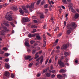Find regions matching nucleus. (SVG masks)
Listing matches in <instances>:
<instances>
[{
    "label": "nucleus",
    "mask_w": 79,
    "mask_h": 79,
    "mask_svg": "<svg viewBox=\"0 0 79 79\" xmlns=\"http://www.w3.org/2000/svg\"><path fill=\"white\" fill-rule=\"evenodd\" d=\"M66 26L69 27L70 28H72V29L74 30L75 29L76 27H77V26L75 23L74 22H72L70 24H68Z\"/></svg>",
    "instance_id": "obj_1"
},
{
    "label": "nucleus",
    "mask_w": 79,
    "mask_h": 79,
    "mask_svg": "<svg viewBox=\"0 0 79 79\" xmlns=\"http://www.w3.org/2000/svg\"><path fill=\"white\" fill-rule=\"evenodd\" d=\"M66 27L67 29V30L66 31V34H67V35H69V34H71V31L73 30L72 29V28L69 27V26L67 27V26Z\"/></svg>",
    "instance_id": "obj_2"
},
{
    "label": "nucleus",
    "mask_w": 79,
    "mask_h": 79,
    "mask_svg": "<svg viewBox=\"0 0 79 79\" xmlns=\"http://www.w3.org/2000/svg\"><path fill=\"white\" fill-rule=\"evenodd\" d=\"M58 63L61 68H64V63L61 61V60H59L58 61Z\"/></svg>",
    "instance_id": "obj_3"
},
{
    "label": "nucleus",
    "mask_w": 79,
    "mask_h": 79,
    "mask_svg": "<svg viewBox=\"0 0 79 79\" xmlns=\"http://www.w3.org/2000/svg\"><path fill=\"white\" fill-rule=\"evenodd\" d=\"M34 4L33 2L31 3V5L29 6V10L31 12H32L33 9H34Z\"/></svg>",
    "instance_id": "obj_4"
},
{
    "label": "nucleus",
    "mask_w": 79,
    "mask_h": 79,
    "mask_svg": "<svg viewBox=\"0 0 79 79\" xmlns=\"http://www.w3.org/2000/svg\"><path fill=\"white\" fill-rule=\"evenodd\" d=\"M5 76L6 77V79L9 78L10 77V73L6 71L5 73Z\"/></svg>",
    "instance_id": "obj_5"
},
{
    "label": "nucleus",
    "mask_w": 79,
    "mask_h": 79,
    "mask_svg": "<svg viewBox=\"0 0 79 79\" xmlns=\"http://www.w3.org/2000/svg\"><path fill=\"white\" fill-rule=\"evenodd\" d=\"M9 17H6V16H5V18L7 19V20H8V21H11L12 20V18L11 16V15H8Z\"/></svg>",
    "instance_id": "obj_6"
},
{
    "label": "nucleus",
    "mask_w": 79,
    "mask_h": 79,
    "mask_svg": "<svg viewBox=\"0 0 79 79\" xmlns=\"http://www.w3.org/2000/svg\"><path fill=\"white\" fill-rule=\"evenodd\" d=\"M30 20L29 19V18H24L23 19V22H29V21Z\"/></svg>",
    "instance_id": "obj_7"
},
{
    "label": "nucleus",
    "mask_w": 79,
    "mask_h": 79,
    "mask_svg": "<svg viewBox=\"0 0 79 79\" xmlns=\"http://www.w3.org/2000/svg\"><path fill=\"white\" fill-rule=\"evenodd\" d=\"M6 31H5L4 30H2L1 31V34H0V35H5V32Z\"/></svg>",
    "instance_id": "obj_8"
},
{
    "label": "nucleus",
    "mask_w": 79,
    "mask_h": 79,
    "mask_svg": "<svg viewBox=\"0 0 79 79\" xmlns=\"http://www.w3.org/2000/svg\"><path fill=\"white\" fill-rule=\"evenodd\" d=\"M12 9L14 11H16V10H18V8L16 6H13L12 8Z\"/></svg>",
    "instance_id": "obj_9"
},
{
    "label": "nucleus",
    "mask_w": 79,
    "mask_h": 79,
    "mask_svg": "<svg viewBox=\"0 0 79 79\" xmlns=\"http://www.w3.org/2000/svg\"><path fill=\"white\" fill-rule=\"evenodd\" d=\"M19 11L20 13L21 14V15H23L24 13V11L23 10L21 9V8H19Z\"/></svg>",
    "instance_id": "obj_10"
},
{
    "label": "nucleus",
    "mask_w": 79,
    "mask_h": 79,
    "mask_svg": "<svg viewBox=\"0 0 79 79\" xmlns=\"http://www.w3.org/2000/svg\"><path fill=\"white\" fill-rule=\"evenodd\" d=\"M35 34H29L28 35V37H35Z\"/></svg>",
    "instance_id": "obj_11"
},
{
    "label": "nucleus",
    "mask_w": 79,
    "mask_h": 79,
    "mask_svg": "<svg viewBox=\"0 0 79 79\" xmlns=\"http://www.w3.org/2000/svg\"><path fill=\"white\" fill-rule=\"evenodd\" d=\"M31 57H32V56H25V59L27 60H29V59L30 58H31Z\"/></svg>",
    "instance_id": "obj_12"
},
{
    "label": "nucleus",
    "mask_w": 79,
    "mask_h": 79,
    "mask_svg": "<svg viewBox=\"0 0 79 79\" xmlns=\"http://www.w3.org/2000/svg\"><path fill=\"white\" fill-rule=\"evenodd\" d=\"M36 37L38 40H40V37L39 34H36Z\"/></svg>",
    "instance_id": "obj_13"
},
{
    "label": "nucleus",
    "mask_w": 79,
    "mask_h": 79,
    "mask_svg": "<svg viewBox=\"0 0 79 79\" xmlns=\"http://www.w3.org/2000/svg\"><path fill=\"white\" fill-rule=\"evenodd\" d=\"M79 17V15L78 13H77L75 14L74 18L75 19H77Z\"/></svg>",
    "instance_id": "obj_14"
},
{
    "label": "nucleus",
    "mask_w": 79,
    "mask_h": 79,
    "mask_svg": "<svg viewBox=\"0 0 79 79\" xmlns=\"http://www.w3.org/2000/svg\"><path fill=\"white\" fill-rule=\"evenodd\" d=\"M8 23H9V22H8V21H7L5 23L6 26H7V27H9V26H10V25H9V24H8Z\"/></svg>",
    "instance_id": "obj_15"
},
{
    "label": "nucleus",
    "mask_w": 79,
    "mask_h": 79,
    "mask_svg": "<svg viewBox=\"0 0 79 79\" xmlns=\"http://www.w3.org/2000/svg\"><path fill=\"white\" fill-rule=\"evenodd\" d=\"M39 54V52H37L36 54L35 55V59H37V58L39 57V56L38 55V54Z\"/></svg>",
    "instance_id": "obj_16"
},
{
    "label": "nucleus",
    "mask_w": 79,
    "mask_h": 79,
    "mask_svg": "<svg viewBox=\"0 0 79 79\" xmlns=\"http://www.w3.org/2000/svg\"><path fill=\"white\" fill-rule=\"evenodd\" d=\"M3 29H4V30H4V31H10L9 29L7 30V27H3Z\"/></svg>",
    "instance_id": "obj_17"
},
{
    "label": "nucleus",
    "mask_w": 79,
    "mask_h": 79,
    "mask_svg": "<svg viewBox=\"0 0 79 79\" xmlns=\"http://www.w3.org/2000/svg\"><path fill=\"white\" fill-rule=\"evenodd\" d=\"M25 45L26 46H27V47H30V45H29V43L28 42H26L25 43Z\"/></svg>",
    "instance_id": "obj_18"
},
{
    "label": "nucleus",
    "mask_w": 79,
    "mask_h": 79,
    "mask_svg": "<svg viewBox=\"0 0 79 79\" xmlns=\"http://www.w3.org/2000/svg\"><path fill=\"white\" fill-rule=\"evenodd\" d=\"M62 47L63 49H66V48H67V45L66 44H64Z\"/></svg>",
    "instance_id": "obj_19"
},
{
    "label": "nucleus",
    "mask_w": 79,
    "mask_h": 79,
    "mask_svg": "<svg viewBox=\"0 0 79 79\" xmlns=\"http://www.w3.org/2000/svg\"><path fill=\"white\" fill-rule=\"evenodd\" d=\"M62 2L64 4H67L68 3V2L66 1V0H62Z\"/></svg>",
    "instance_id": "obj_20"
},
{
    "label": "nucleus",
    "mask_w": 79,
    "mask_h": 79,
    "mask_svg": "<svg viewBox=\"0 0 79 79\" xmlns=\"http://www.w3.org/2000/svg\"><path fill=\"white\" fill-rule=\"evenodd\" d=\"M57 77L58 79H61L62 78V75L60 74H59L57 75Z\"/></svg>",
    "instance_id": "obj_21"
},
{
    "label": "nucleus",
    "mask_w": 79,
    "mask_h": 79,
    "mask_svg": "<svg viewBox=\"0 0 79 79\" xmlns=\"http://www.w3.org/2000/svg\"><path fill=\"white\" fill-rule=\"evenodd\" d=\"M5 66L7 69H9L10 68V65H8V64H5Z\"/></svg>",
    "instance_id": "obj_22"
},
{
    "label": "nucleus",
    "mask_w": 79,
    "mask_h": 79,
    "mask_svg": "<svg viewBox=\"0 0 79 79\" xmlns=\"http://www.w3.org/2000/svg\"><path fill=\"white\" fill-rule=\"evenodd\" d=\"M31 28H37V26L36 25H32L31 26Z\"/></svg>",
    "instance_id": "obj_23"
},
{
    "label": "nucleus",
    "mask_w": 79,
    "mask_h": 79,
    "mask_svg": "<svg viewBox=\"0 0 79 79\" xmlns=\"http://www.w3.org/2000/svg\"><path fill=\"white\" fill-rule=\"evenodd\" d=\"M58 31H59V27H56L54 30V31H56V32H57Z\"/></svg>",
    "instance_id": "obj_24"
},
{
    "label": "nucleus",
    "mask_w": 79,
    "mask_h": 79,
    "mask_svg": "<svg viewBox=\"0 0 79 79\" xmlns=\"http://www.w3.org/2000/svg\"><path fill=\"white\" fill-rule=\"evenodd\" d=\"M46 76L47 77H49L51 76V74L50 73H48L46 74Z\"/></svg>",
    "instance_id": "obj_25"
},
{
    "label": "nucleus",
    "mask_w": 79,
    "mask_h": 79,
    "mask_svg": "<svg viewBox=\"0 0 79 79\" xmlns=\"http://www.w3.org/2000/svg\"><path fill=\"white\" fill-rule=\"evenodd\" d=\"M64 71H65L64 70V69H61L60 70V73H64Z\"/></svg>",
    "instance_id": "obj_26"
},
{
    "label": "nucleus",
    "mask_w": 79,
    "mask_h": 79,
    "mask_svg": "<svg viewBox=\"0 0 79 79\" xmlns=\"http://www.w3.org/2000/svg\"><path fill=\"white\" fill-rule=\"evenodd\" d=\"M34 23H38V22L39 23H42V22H40V21H39H39H38L37 20H34Z\"/></svg>",
    "instance_id": "obj_27"
},
{
    "label": "nucleus",
    "mask_w": 79,
    "mask_h": 79,
    "mask_svg": "<svg viewBox=\"0 0 79 79\" xmlns=\"http://www.w3.org/2000/svg\"><path fill=\"white\" fill-rule=\"evenodd\" d=\"M45 46H46V41H44V44H43V47H45Z\"/></svg>",
    "instance_id": "obj_28"
},
{
    "label": "nucleus",
    "mask_w": 79,
    "mask_h": 79,
    "mask_svg": "<svg viewBox=\"0 0 79 79\" xmlns=\"http://www.w3.org/2000/svg\"><path fill=\"white\" fill-rule=\"evenodd\" d=\"M40 18L43 19L44 18V15L43 14H41L40 15Z\"/></svg>",
    "instance_id": "obj_29"
},
{
    "label": "nucleus",
    "mask_w": 79,
    "mask_h": 79,
    "mask_svg": "<svg viewBox=\"0 0 79 79\" xmlns=\"http://www.w3.org/2000/svg\"><path fill=\"white\" fill-rule=\"evenodd\" d=\"M73 6V3L70 2L69 4V7H72V6Z\"/></svg>",
    "instance_id": "obj_30"
},
{
    "label": "nucleus",
    "mask_w": 79,
    "mask_h": 79,
    "mask_svg": "<svg viewBox=\"0 0 79 79\" xmlns=\"http://www.w3.org/2000/svg\"><path fill=\"white\" fill-rule=\"evenodd\" d=\"M37 31V30L36 29H34L33 30V31H31L32 33H34Z\"/></svg>",
    "instance_id": "obj_31"
},
{
    "label": "nucleus",
    "mask_w": 79,
    "mask_h": 79,
    "mask_svg": "<svg viewBox=\"0 0 79 79\" xmlns=\"http://www.w3.org/2000/svg\"><path fill=\"white\" fill-rule=\"evenodd\" d=\"M40 1L41 0H38L36 2V5H39V4L40 3Z\"/></svg>",
    "instance_id": "obj_32"
},
{
    "label": "nucleus",
    "mask_w": 79,
    "mask_h": 79,
    "mask_svg": "<svg viewBox=\"0 0 79 79\" xmlns=\"http://www.w3.org/2000/svg\"><path fill=\"white\" fill-rule=\"evenodd\" d=\"M33 64V63H31L30 64H29V68H31Z\"/></svg>",
    "instance_id": "obj_33"
},
{
    "label": "nucleus",
    "mask_w": 79,
    "mask_h": 79,
    "mask_svg": "<svg viewBox=\"0 0 79 79\" xmlns=\"http://www.w3.org/2000/svg\"><path fill=\"white\" fill-rule=\"evenodd\" d=\"M45 0L41 2V5H44L45 3Z\"/></svg>",
    "instance_id": "obj_34"
},
{
    "label": "nucleus",
    "mask_w": 79,
    "mask_h": 79,
    "mask_svg": "<svg viewBox=\"0 0 79 79\" xmlns=\"http://www.w3.org/2000/svg\"><path fill=\"white\" fill-rule=\"evenodd\" d=\"M22 8L24 10H26V7L25 6H23Z\"/></svg>",
    "instance_id": "obj_35"
},
{
    "label": "nucleus",
    "mask_w": 79,
    "mask_h": 79,
    "mask_svg": "<svg viewBox=\"0 0 79 79\" xmlns=\"http://www.w3.org/2000/svg\"><path fill=\"white\" fill-rule=\"evenodd\" d=\"M10 24L13 27H15V26L14 25V24H13L12 22H10Z\"/></svg>",
    "instance_id": "obj_36"
},
{
    "label": "nucleus",
    "mask_w": 79,
    "mask_h": 79,
    "mask_svg": "<svg viewBox=\"0 0 79 79\" xmlns=\"http://www.w3.org/2000/svg\"><path fill=\"white\" fill-rule=\"evenodd\" d=\"M36 52H37V51L36 50H33L32 53L33 54H35V53Z\"/></svg>",
    "instance_id": "obj_37"
},
{
    "label": "nucleus",
    "mask_w": 79,
    "mask_h": 79,
    "mask_svg": "<svg viewBox=\"0 0 79 79\" xmlns=\"http://www.w3.org/2000/svg\"><path fill=\"white\" fill-rule=\"evenodd\" d=\"M64 55H65V56H68V55H69V53L68 52H64Z\"/></svg>",
    "instance_id": "obj_38"
},
{
    "label": "nucleus",
    "mask_w": 79,
    "mask_h": 79,
    "mask_svg": "<svg viewBox=\"0 0 79 79\" xmlns=\"http://www.w3.org/2000/svg\"><path fill=\"white\" fill-rule=\"evenodd\" d=\"M44 61V59L43 58V57L42 59H41L40 61V63L41 64H42V62Z\"/></svg>",
    "instance_id": "obj_39"
},
{
    "label": "nucleus",
    "mask_w": 79,
    "mask_h": 79,
    "mask_svg": "<svg viewBox=\"0 0 79 79\" xmlns=\"http://www.w3.org/2000/svg\"><path fill=\"white\" fill-rule=\"evenodd\" d=\"M47 71V69H45L43 71V73H46Z\"/></svg>",
    "instance_id": "obj_40"
},
{
    "label": "nucleus",
    "mask_w": 79,
    "mask_h": 79,
    "mask_svg": "<svg viewBox=\"0 0 79 79\" xmlns=\"http://www.w3.org/2000/svg\"><path fill=\"white\" fill-rule=\"evenodd\" d=\"M40 75H41L40 73H38L36 75V76L37 77H40Z\"/></svg>",
    "instance_id": "obj_41"
},
{
    "label": "nucleus",
    "mask_w": 79,
    "mask_h": 79,
    "mask_svg": "<svg viewBox=\"0 0 79 79\" xmlns=\"http://www.w3.org/2000/svg\"><path fill=\"white\" fill-rule=\"evenodd\" d=\"M40 64V62L39 61H38V62H37L35 64V65L36 66H38V65Z\"/></svg>",
    "instance_id": "obj_42"
},
{
    "label": "nucleus",
    "mask_w": 79,
    "mask_h": 79,
    "mask_svg": "<svg viewBox=\"0 0 79 79\" xmlns=\"http://www.w3.org/2000/svg\"><path fill=\"white\" fill-rule=\"evenodd\" d=\"M51 77L52 78H53V77H55V75L54 74H53L51 75Z\"/></svg>",
    "instance_id": "obj_43"
},
{
    "label": "nucleus",
    "mask_w": 79,
    "mask_h": 79,
    "mask_svg": "<svg viewBox=\"0 0 79 79\" xmlns=\"http://www.w3.org/2000/svg\"><path fill=\"white\" fill-rule=\"evenodd\" d=\"M34 42H35L34 41L31 40V41H30V44H34Z\"/></svg>",
    "instance_id": "obj_44"
},
{
    "label": "nucleus",
    "mask_w": 79,
    "mask_h": 79,
    "mask_svg": "<svg viewBox=\"0 0 79 79\" xmlns=\"http://www.w3.org/2000/svg\"><path fill=\"white\" fill-rule=\"evenodd\" d=\"M71 11L73 13H75V12H76V11H75V10H74V9H73V8H72V9Z\"/></svg>",
    "instance_id": "obj_45"
},
{
    "label": "nucleus",
    "mask_w": 79,
    "mask_h": 79,
    "mask_svg": "<svg viewBox=\"0 0 79 79\" xmlns=\"http://www.w3.org/2000/svg\"><path fill=\"white\" fill-rule=\"evenodd\" d=\"M62 35L61 33H59L57 35V37H60V36Z\"/></svg>",
    "instance_id": "obj_46"
},
{
    "label": "nucleus",
    "mask_w": 79,
    "mask_h": 79,
    "mask_svg": "<svg viewBox=\"0 0 79 79\" xmlns=\"http://www.w3.org/2000/svg\"><path fill=\"white\" fill-rule=\"evenodd\" d=\"M68 60H69V59H68L67 58L65 59V60L64 61V63H65V62H68Z\"/></svg>",
    "instance_id": "obj_47"
},
{
    "label": "nucleus",
    "mask_w": 79,
    "mask_h": 79,
    "mask_svg": "<svg viewBox=\"0 0 79 79\" xmlns=\"http://www.w3.org/2000/svg\"><path fill=\"white\" fill-rule=\"evenodd\" d=\"M47 27V25L46 24H45L44 25L43 27L44 29H46Z\"/></svg>",
    "instance_id": "obj_48"
},
{
    "label": "nucleus",
    "mask_w": 79,
    "mask_h": 79,
    "mask_svg": "<svg viewBox=\"0 0 79 79\" xmlns=\"http://www.w3.org/2000/svg\"><path fill=\"white\" fill-rule=\"evenodd\" d=\"M45 11L46 12V14H47V13H48V9H45Z\"/></svg>",
    "instance_id": "obj_49"
},
{
    "label": "nucleus",
    "mask_w": 79,
    "mask_h": 79,
    "mask_svg": "<svg viewBox=\"0 0 79 79\" xmlns=\"http://www.w3.org/2000/svg\"><path fill=\"white\" fill-rule=\"evenodd\" d=\"M52 73H56V71L55 70H53L51 71Z\"/></svg>",
    "instance_id": "obj_50"
},
{
    "label": "nucleus",
    "mask_w": 79,
    "mask_h": 79,
    "mask_svg": "<svg viewBox=\"0 0 79 79\" xmlns=\"http://www.w3.org/2000/svg\"><path fill=\"white\" fill-rule=\"evenodd\" d=\"M48 5L47 4H46L45 6H44V8H47V7H48Z\"/></svg>",
    "instance_id": "obj_51"
},
{
    "label": "nucleus",
    "mask_w": 79,
    "mask_h": 79,
    "mask_svg": "<svg viewBox=\"0 0 79 79\" xmlns=\"http://www.w3.org/2000/svg\"><path fill=\"white\" fill-rule=\"evenodd\" d=\"M5 56H9V54H8V53H6L5 54Z\"/></svg>",
    "instance_id": "obj_52"
},
{
    "label": "nucleus",
    "mask_w": 79,
    "mask_h": 79,
    "mask_svg": "<svg viewBox=\"0 0 79 79\" xmlns=\"http://www.w3.org/2000/svg\"><path fill=\"white\" fill-rule=\"evenodd\" d=\"M48 59L46 60L45 63V64H47V63H48Z\"/></svg>",
    "instance_id": "obj_53"
},
{
    "label": "nucleus",
    "mask_w": 79,
    "mask_h": 79,
    "mask_svg": "<svg viewBox=\"0 0 79 79\" xmlns=\"http://www.w3.org/2000/svg\"><path fill=\"white\" fill-rule=\"evenodd\" d=\"M66 25V22L65 21H64V27H65Z\"/></svg>",
    "instance_id": "obj_54"
},
{
    "label": "nucleus",
    "mask_w": 79,
    "mask_h": 79,
    "mask_svg": "<svg viewBox=\"0 0 79 79\" xmlns=\"http://www.w3.org/2000/svg\"><path fill=\"white\" fill-rule=\"evenodd\" d=\"M10 77H12V78H13V77H14V75H13V74H12L11 75Z\"/></svg>",
    "instance_id": "obj_55"
},
{
    "label": "nucleus",
    "mask_w": 79,
    "mask_h": 79,
    "mask_svg": "<svg viewBox=\"0 0 79 79\" xmlns=\"http://www.w3.org/2000/svg\"><path fill=\"white\" fill-rule=\"evenodd\" d=\"M63 76H64V77H67V75H66V74H64L63 75Z\"/></svg>",
    "instance_id": "obj_56"
},
{
    "label": "nucleus",
    "mask_w": 79,
    "mask_h": 79,
    "mask_svg": "<svg viewBox=\"0 0 79 79\" xmlns=\"http://www.w3.org/2000/svg\"><path fill=\"white\" fill-rule=\"evenodd\" d=\"M47 35H49V36H52V35L50 33H47Z\"/></svg>",
    "instance_id": "obj_57"
},
{
    "label": "nucleus",
    "mask_w": 79,
    "mask_h": 79,
    "mask_svg": "<svg viewBox=\"0 0 79 79\" xmlns=\"http://www.w3.org/2000/svg\"><path fill=\"white\" fill-rule=\"evenodd\" d=\"M64 64H66L67 66H69V64H68V63L64 62Z\"/></svg>",
    "instance_id": "obj_58"
},
{
    "label": "nucleus",
    "mask_w": 79,
    "mask_h": 79,
    "mask_svg": "<svg viewBox=\"0 0 79 79\" xmlns=\"http://www.w3.org/2000/svg\"><path fill=\"white\" fill-rule=\"evenodd\" d=\"M57 44H58V43L55 42L54 43V45H55V46H56V45H57Z\"/></svg>",
    "instance_id": "obj_59"
},
{
    "label": "nucleus",
    "mask_w": 79,
    "mask_h": 79,
    "mask_svg": "<svg viewBox=\"0 0 79 79\" xmlns=\"http://www.w3.org/2000/svg\"><path fill=\"white\" fill-rule=\"evenodd\" d=\"M5 61H6V62H8V61H9V59H5Z\"/></svg>",
    "instance_id": "obj_60"
},
{
    "label": "nucleus",
    "mask_w": 79,
    "mask_h": 79,
    "mask_svg": "<svg viewBox=\"0 0 79 79\" xmlns=\"http://www.w3.org/2000/svg\"><path fill=\"white\" fill-rule=\"evenodd\" d=\"M27 51L28 52V53H29V52H31V49H27Z\"/></svg>",
    "instance_id": "obj_61"
},
{
    "label": "nucleus",
    "mask_w": 79,
    "mask_h": 79,
    "mask_svg": "<svg viewBox=\"0 0 79 79\" xmlns=\"http://www.w3.org/2000/svg\"><path fill=\"white\" fill-rule=\"evenodd\" d=\"M51 62H52V60L50 59L48 63L49 64H50V63H51Z\"/></svg>",
    "instance_id": "obj_62"
},
{
    "label": "nucleus",
    "mask_w": 79,
    "mask_h": 79,
    "mask_svg": "<svg viewBox=\"0 0 79 79\" xmlns=\"http://www.w3.org/2000/svg\"><path fill=\"white\" fill-rule=\"evenodd\" d=\"M75 63H78V60H75Z\"/></svg>",
    "instance_id": "obj_63"
},
{
    "label": "nucleus",
    "mask_w": 79,
    "mask_h": 79,
    "mask_svg": "<svg viewBox=\"0 0 79 79\" xmlns=\"http://www.w3.org/2000/svg\"><path fill=\"white\" fill-rule=\"evenodd\" d=\"M32 19H36V17L35 16H33L32 17Z\"/></svg>",
    "instance_id": "obj_64"
}]
</instances>
